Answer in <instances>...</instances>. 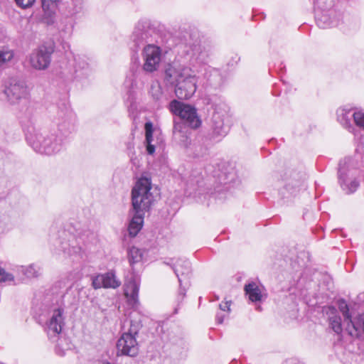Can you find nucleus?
I'll return each mask as SVG.
<instances>
[{
	"instance_id": "nucleus-11",
	"label": "nucleus",
	"mask_w": 364,
	"mask_h": 364,
	"mask_svg": "<svg viewBox=\"0 0 364 364\" xmlns=\"http://www.w3.org/2000/svg\"><path fill=\"white\" fill-rule=\"evenodd\" d=\"M117 354L134 357L138 354L139 346L132 333H124L117 343Z\"/></svg>"
},
{
	"instance_id": "nucleus-12",
	"label": "nucleus",
	"mask_w": 364,
	"mask_h": 364,
	"mask_svg": "<svg viewBox=\"0 0 364 364\" xmlns=\"http://www.w3.org/2000/svg\"><path fill=\"white\" fill-rule=\"evenodd\" d=\"M64 309L61 306L51 311L50 318L46 323V331L50 338L58 336L65 324Z\"/></svg>"
},
{
	"instance_id": "nucleus-16",
	"label": "nucleus",
	"mask_w": 364,
	"mask_h": 364,
	"mask_svg": "<svg viewBox=\"0 0 364 364\" xmlns=\"http://www.w3.org/2000/svg\"><path fill=\"white\" fill-rule=\"evenodd\" d=\"M144 215L134 213L128 225V232L131 237H135L141 230L144 223Z\"/></svg>"
},
{
	"instance_id": "nucleus-22",
	"label": "nucleus",
	"mask_w": 364,
	"mask_h": 364,
	"mask_svg": "<svg viewBox=\"0 0 364 364\" xmlns=\"http://www.w3.org/2000/svg\"><path fill=\"white\" fill-rule=\"evenodd\" d=\"M128 259L130 264L132 265L140 262L142 259L141 250L136 247H130L128 250Z\"/></svg>"
},
{
	"instance_id": "nucleus-19",
	"label": "nucleus",
	"mask_w": 364,
	"mask_h": 364,
	"mask_svg": "<svg viewBox=\"0 0 364 364\" xmlns=\"http://www.w3.org/2000/svg\"><path fill=\"white\" fill-rule=\"evenodd\" d=\"M350 322L354 330V332L350 331L351 336H359L361 333H364V314L358 316L353 320H350Z\"/></svg>"
},
{
	"instance_id": "nucleus-17",
	"label": "nucleus",
	"mask_w": 364,
	"mask_h": 364,
	"mask_svg": "<svg viewBox=\"0 0 364 364\" xmlns=\"http://www.w3.org/2000/svg\"><path fill=\"white\" fill-rule=\"evenodd\" d=\"M245 291L251 301L257 302L262 300V291L260 288L256 283L251 282L247 284H245Z\"/></svg>"
},
{
	"instance_id": "nucleus-5",
	"label": "nucleus",
	"mask_w": 364,
	"mask_h": 364,
	"mask_svg": "<svg viewBox=\"0 0 364 364\" xmlns=\"http://www.w3.org/2000/svg\"><path fill=\"white\" fill-rule=\"evenodd\" d=\"M173 269L178 277L180 288L178 300L182 301L186 296V287L190 285L189 279L191 274L190 262L187 259H178L173 267Z\"/></svg>"
},
{
	"instance_id": "nucleus-32",
	"label": "nucleus",
	"mask_w": 364,
	"mask_h": 364,
	"mask_svg": "<svg viewBox=\"0 0 364 364\" xmlns=\"http://www.w3.org/2000/svg\"><path fill=\"white\" fill-rule=\"evenodd\" d=\"M55 351L57 353V354H58L60 356H63L65 355V351L63 350H60V348H59V344L58 345V346L55 348Z\"/></svg>"
},
{
	"instance_id": "nucleus-26",
	"label": "nucleus",
	"mask_w": 364,
	"mask_h": 364,
	"mask_svg": "<svg viewBox=\"0 0 364 364\" xmlns=\"http://www.w3.org/2000/svg\"><path fill=\"white\" fill-rule=\"evenodd\" d=\"M316 20L318 26L321 28H326L334 26L333 22L330 21L329 17L326 14H322L321 16L317 15Z\"/></svg>"
},
{
	"instance_id": "nucleus-36",
	"label": "nucleus",
	"mask_w": 364,
	"mask_h": 364,
	"mask_svg": "<svg viewBox=\"0 0 364 364\" xmlns=\"http://www.w3.org/2000/svg\"><path fill=\"white\" fill-rule=\"evenodd\" d=\"M46 0H42L43 6H44L46 4Z\"/></svg>"
},
{
	"instance_id": "nucleus-23",
	"label": "nucleus",
	"mask_w": 364,
	"mask_h": 364,
	"mask_svg": "<svg viewBox=\"0 0 364 364\" xmlns=\"http://www.w3.org/2000/svg\"><path fill=\"white\" fill-rule=\"evenodd\" d=\"M21 271L28 278L37 277L41 274V268L34 264L27 267H21Z\"/></svg>"
},
{
	"instance_id": "nucleus-10",
	"label": "nucleus",
	"mask_w": 364,
	"mask_h": 364,
	"mask_svg": "<svg viewBox=\"0 0 364 364\" xmlns=\"http://www.w3.org/2000/svg\"><path fill=\"white\" fill-rule=\"evenodd\" d=\"M182 125L180 123H175L173 126V133L181 134L182 139L180 140V144L183 148L188 150L190 154L195 157H203L208 154V147L200 141H195L191 143L189 137L186 134H183L181 131Z\"/></svg>"
},
{
	"instance_id": "nucleus-21",
	"label": "nucleus",
	"mask_w": 364,
	"mask_h": 364,
	"mask_svg": "<svg viewBox=\"0 0 364 364\" xmlns=\"http://www.w3.org/2000/svg\"><path fill=\"white\" fill-rule=\"evenodd\" d=\"M151 97L156 101H161L164 98V93L160 83L157 81L153 82L149 91Z\"/></svg>"
},
{
	"instance_id": "nucleus-35",
	"label": "nucleus",
	"mask_w": 364,
	"mask_h": 364,
	"mask_svg": "<svg viewBox=\"0 0 364 364\" xmlns=\"http://www.w3.org/2000/svg\"><path fill=\"white\" fill-rule=\"evenodd\" d=\"M328 310L331 311V314H334L336 311V309L335 307L329 306Z\"/></svg>"
},
{
	"instance_id": "nucleus-6",
	"label": "nucleus",
	"mask_w": 364,
	"mask_h": 364,
	"mask_svg": "<svg viewBox=\"0 0 364 364\" xmlns=\"http://www.w3.org/2000/svg\"><path fill=\"white\" fill-rule=\"evenodd\" d=\"M142 69L145 73H152L157 70L161 59V48L154 45H148L142 51Z\"/></svg>"
},
{
	"instance_id": "nucleus-13",
	"label": "nucleus",
	"mask_w": 364,
	"mask_h": 364,
	"mask_svg": "<svg viewBox=\"0 0 364 364\" xmlns=\"http://www.w3.org/2000/svg\"><path fill=\"white\" fill-rule=\"evenodd\" d=\"M92 285L94 289H117L121 285V281L116 277L113 270L105 274H100L92 278Z\"/></svg>"
},
{
	"instance_id": "nucleus-2",
	"label": "nucleus",
	"mask_w": 364,
	"mask_h": 364,
	"mask_svg": "<svg viewBox=\"0 0 364 364\" xmlns=\"http://www.w3.org/2000/svg\"><path fill=\"white\" fill-rule=\"evenodd\" d=\"M165 79L175 85V93L178 99L188 100L196 91L197 79L191 73L190 69L177 70L173 68H168L165 72Z\"/></svg>"
},
{
	"instance_id": "nucleus-15",
	"label": "nucleus",
	"mask_w": 364,
	"mask_h": 364,
	"mask_svg": "<svg viewBox=\"0 0 364 364\" xmlns=\"http://www.w3.org/2000/svg\"><path fill=\"white\" fill-rule=\"evenodd\" d=\"M211 129L213 137H221L225 136L228 132L227 128L224 126L222 116L218 112H215L211 119Z\"/></svg>"
},
{
	"instance_id": "nucleus-27",
	"label": "nucleus",
	"mask_w": 364,
	"mask_h": 364,
	"mask_svg": "<svg viewBox=\"0 0 364 364\" xmlns=\"http://www.w3.org/2000/svg\"><path fill=\"white\" fill-rule=\"evenodd\" d=\"M353 117L355 124L364 129V112L356 111L353 113Z\"/></svg>"
},
{
	"instance_id": "nucleus-34",
	"label": "nucleus",
	"mask_w": 364,
	"mask_h": 364,
	"mask_svg": "<svg viewBox=\"0 0 364 364\" xmlns=\"http://www.w3.org/2000/svg\"><path fill=\"white\" fill-rule=\"evenodd\" d=\"M216 319H217V321L218 323H222L223 321V316H220V315H217L216 316Z\"/></svg>"
},
{
	"instance_id": "nucleus-29",
	"label": "nucleus",
	"mask_w": 364,
	"mask_h": 364,
	"mask_svg": "<svg viewBox=\"0 0 364 364\" xmlns=\"http://www.w3.org/2000/svg\"><path fill=\"white\" fill-rule=\"evenodd\" d=\"M14 280L11 274L6 273L5 270L0 267V282H11Z\"/></svg>"
},
{
	"instance_id": "nucleus-24",
	"label": "nucleus",
	"mask_w": 364,
	"mask_h": 364,
	"mask_svg": "<svg viewBox=\"0 0 364 364\" xmlns=\"http://www.w3.org/2000/svg\"><path fill=\"white\" fill-rule=\"evenodd\" d=\"M14 56L13 50L9 48H2L0 50V67L10 62Z\"/></svg>"
},
{
	"instance_id": "nucleus-7",
	"label": "nucleus",
	"mask_w": 364,
	"mask_h": 364,
	"mask_svg": "<svg viewBox=\"0 0 364 364\" xmlns=\"http://www.w3.org/2000/svg\"><path fill=\"white\" fill-rule=\"evenodd\" d=\"M338 182L346 193L355 192L360 186L357 170L346 168L341 163L338 169Z\"/></svg>"
},
{
	"instance_id": "nucleus-30",
	"label": "nucleus",
	"mask_w": 364,
	"mask_h": 364,
	"mask_svg": "<svg viewBox=\"0 0 364 364\" xmlns=\"http://www.w3.org/2000/svg\"><path fill=\"white\" fill-rule=\"evenodd\" d=\"M16 4L22 7L27 8L33 5L36 0H15Z\"/></svg>"
},
{
	"instance_id": "nucleus-33",
	"label": "nucleus",
	"mask_w": 364,
	"mask_h": 364,
	"mask_svg": "<svg viewBox=\"0 0 364 364\" xmlns=\"http://www.w3.org/2000/svg\"><path fill=\"white\" fill-rule=\"evenodd\" d=\"M80 250V248H76V247H73L72 250L69 249L68 250V254L69 255H72L73 253H77V251Z\"/></svg>"
},
{
	"instance_id": "nucleus-18",
	"label": "nucleus",
	"mask_w": 364,
	"mask_h": 364,
	"mask_svg": "<svg viewBox=\"0 0 364 364\" xmlns=\"http://www.w3.org/2000/svg\"><path fill=\"white\" fill-rule=\"evenodd\" d=\"M146 144V151L149 154L152 155L155 152V146L152 144L153 141V128L151 122L145 124Z\"/></svg>"
},
{
	"instance_id": "nucleus-28",
	"label": "nucleus",
	"mask_w": 364,
	"mask_h": 364,
	"mask_svg": "<svg viewBox=\"0 0 364 364\" xmlns=\"http://www.w3.org/2000/svg\"><path fill=\"white\" fill-rule=\"evenodd\" d=\"M338 308L341 312L343 314V316H344L345 319L350 321L351 316L349 313V309L345 301H340Z\"/></svg>"
},
{
	"instance_id": "nucleus-20",
	"label": "nucleus",
	"mask_w": 364,
	"mask_h": 364,
	"mask_svg": "<svg viewBox=\"0 0 364 364\" xmlns=\"http://www.w3.org/2000/svg\"><path fill=\"white\" fill-rule=\"evenodd\" d=\"M349 111L347 112L344 109H341L338 110V120L340 123L349 131L351 132V129H353V127L350 124V118L348 117Z\"/></svg>"
},
{
	"instance_id": "nucleus-3",
	"label": "nucleus",
	"mask_w": 364,
	"mask_h": 364,
	"mask_svg": "<svg viewBox=\"0 0 364 364\" xmlns=\"http://www.w3.org/2000/svg\"><path fill=\"white\" fill-rule=\"evenodd\" d=\"M151 183L147 178H139L132 191V206L136 214L144 215L148 212L154 202L151 193Z\"/></svg>"
},
{
	"instance_id": "nucleus-14",
	"label": "nucleus",
	"mask_w": 364,
	"mask_h": 364,
	"mask_svg": "<svg viewBox=\"0 0 364 364\" xmlns=\"http://www.w3.org/2000/svg\"><path fill=\"white\" fill-rule=\"evenodd\" d=\"M139 282L135 278H131L124 284V295L128 304L134 309L140 305L139 301Z\"/></svg>"
},
{
	"instance_id": "nucleus-31",
	"label": "nucleus",
	"mask_w": 364,
	"mask_h": 364,
	"mask_svg": "<svg viewBox=\"0 0 364 364\" xmlns=\"http://www.w3.org/2000/svg\"><path fill=\"white\" fill-rule=\"evenodd\" d=\"M230 306V303L229 301H226L224 304H220L219 306L220 309L223 311H229Z\"/></svg>"
},
{
	"instance_id": "nucleus-1",
	"label": "nucleus",
	"mask_w": 364,
	"mask_h": 364,
	"mask_svg": "<svg viewBox=\"0 0 364 364\" xmlns=\"http://www.w3.org/2000/svg\"><path fill=\"white\" fill-rule=\"evenodd\" d=\"M26 139L30 146L41 154L50 155L63 148V139L47 129L34 127L28 129Z\"/></svg>"
},
{
	"instance_id": "nucleus-9",
	"label": "nucleus",
	"mask_w": 364,
	"mask_h": 364,
	"mask_svg": "<svg viewBox=\"0 0 364 364\" xmlns=\"http://www.w3.org/2000/svg\"><path fill=\"white\" fill-rule=\"evenodd\" d=\"M4 93L11 104L18 103L21 100H26L28 96V87L25 82L16 79H11L6 86Z\"/></svg>"
},
{
	"instance_id": "nucleus-4",
	"label": "nucleus",
	"mask_w": 364,
	"mask_h": 364,
	"mask_svg": "<svg viewBox=\"0 0 364 364\" xmlns=\"http://www.w3.org/2000/svg\"><path fill=\"white\" fill-rule=\"evenodd\" d=\"M170 111L178 116L188 127L197 129L201 125V120L195 107L173 100L169 104Z\"/></svg>"
},
{
	"instance_id": "nucleus-25",
	"label": "nucleus",
	"mask_w": 364,
	"mask_h": 364,
	"mask_svg": "<svg viewBox=\"0 0 364 364\" xmlns=\"http://www.w3.org/2000/svg\"><path fill=\"white\" fill-rule=\"evenodd\" d=\"M329 324L333 331L336 333L342 331L341 318L338 315H334L329 318Z\"/></svg>"
},
{
	"instance_id": "nucleus-8",
	"label": "nucleus",
	"mask_w": 364,
	"mask_h": 364,
	"mask_svg": "<svg viewBox=\"0 0 364 364\" xmlns=\"http://www.w3.org/2000/svg\"><path fill=\"white\" fill-rule=\"evenodd\" d=\"M53 52L52 48L45 45L40 46L29 55L31 66L36 70H46L50 63Z\"/></svg>"
}]
</instances>
